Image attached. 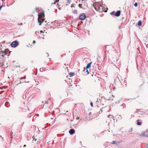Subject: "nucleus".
<instances>
[{
  "label": "nucleus",
  "mask_w": 148,
  "mask_h": 148,
  "mask_svg": "<svg viewBox=\"0 0 148 148\" xmlns=\"http://www.w3.org/2000/svg\"><path fill=\"white\" fill-rule=\"evenodd\" d=\"M41 68H40V71H41Z\"/></svg>",
  "instance_id": "obj_55"
},
{
  "label": "nucleus",
  "mask_w": 148,
  "mask_h": 148,
  "mask_svg": "<svg viewBox=\"0 0 148 148\" xmlns=\"http://www.w3.org/2000/svg\"><path fill=\"white\" fill-rule=\"evenodd\" d=\"M86 18V15L84 13L81 14L79 16V18L81 20H84Z\"/></svg>",
  "instance_id": "obj_3"
},
{
  "label": "nucleus",
  "mask_w": 148,
  "mask_h": 148,
  "mask_svg": "<svg viewBox=\"0 0 148 148\" xmlns=\"http://www.w3.org/2000/svg\"><path fill=\"white\" fill-rule=\"evenodd\" d=\"M23 77H21L20 78V79H23Z\"/></svg>",
  "instance_id": "obj_44"
},
{
  "label": "nucleus",
  "mask_w": 148,
  "mask_h": 148,
  "mask_svg": "<svg viewBox=\"0 0 148 148\" xmlns=\"http://www.w3.org/2000/svg\"><path fill=\"white\" fill-rule=\"evenodd\" d=\"M96 102H99V101H98V99H97V101H96Z\"/></svg>",
  "instance_id": "obj_31"
},
{
  "label": "nucleus",
  "mask_w": 148,
  "mask_h": 148,
  "mask_svg": "<svg viewBox=\"0 0 148 148\" xmlns=\"http://www.w3.org/2000/svg\"><path fill=\"white\" fill-rule=\"evenodd\" d=\"M21 25H23V23H21Z\"/></svg>",
  "instance_id": "obj_46"
},
{
  "label": "nucleus",
  "mask_w": 148,
  "mask_h": 148,
  "mask_svg": "<svg viewBox=\"0 0 148 148\" xmlns=\"http://www.w3.org/2000/svg\"><path fill=\"white\" fill-rule=\"evenodd\" d=\"M142 24V21L141 20H140L138 21V25L141 26Z\"/></svg>",
  "instance_id": "obj_13"
},
{
  "label": "nucleus",
  "mask_w": 148,
  "mask_h": 148,
  "mask_svg": "<svg viewBox=\"0 0 148 148\" xmlns=\"http://www.w3.org/2000/svg\"><path fill=\"white\" fill-rule=\"evenodd\" d=\"M25 146H26V145H24L23 147H25Z\"/></svg>",
  "instance_id": "obj_42"
},
{
  "label": "nucleus",
  "mask_w": 148,
  "mask_h": 148,
  "mask_svg": "<svg viewBox=\"0 0 148 148\" xmlns=\"http://www.w3.org/2000/svg\"><path fill=\"white\" fill-rule=\"evenodd\" d=\"M100 5L98 3L97 5L95 4V5H94L95 9L97 11H98V9L99 8Z\"/></svg>",
  "instance_id": "obj_6"
},
{
  "label": "nucleus",
  "mask_w": 148,
  "mask_h": 148,
  "mask_svg": "<svg viewBox=\"0 0 148 148\" xmlns=\"http://www.w3.org/2000/svg\"><path fill=\"white\" fill-rule=\"evenodd\" d=\"M4 0H2V1H4Z\"/></svg>",
  "instance_id": "obj_56"
},
{
  "label": "nucleus",
  "mask_w": 148,
  "mask_h": 148,
  "mask_svg": "<svg viewBox=\"0 0 148 148\" xmlns=\"http://www.w3.org/2000/svg\"><path fill=\"white\" fill-rule=\"evenodd\" d=\"M79 119V118H78L77 119Z\"/></svg>",
  "instance_id": "obj_59"
},
{
  "label": "nucleus",
  "mask_w": 148,
  "mask_h": 148,
  "mask_svg": "<svg viewBox=\"0 0 148 148\" xmlns=\"http://www.w3.org/2000/svg\"><path fill=\"white\" fill-rule=\"evenodd\" d=\"M59 0H56L53 3H52L51 4H55L56 3L59 1Z\"/></svg>",
  "instance_id": "obj_18"
},
{
  "label": "nucleus",
  "mask_w": 148,
  "mask_h": 148,
  "mask_svg": "<svg viewBox=\"0 0 148 148\" xmlns=\"http://www.w3.org/2000/svg\"><path fill=\"white\" fill-rule=\"evenodd\" d=\"M69 74L70 77H72L74 75V73L73 72H71L69 73Z\"/></svg>",
  "instance_id": "obj_15"
},
{
  "label": "nucleus",
  "mask_w": 148,
  "mask_h": 148,
  "mask_svg": "<svg viewBox=\"0 0 148 148\" xmlns=\"http://www.w3.org/2000/svg\"><path fill=\"white\" fill-rule=\"evenodd\" d=\"M27 46V47H29V46H28V45H27V46Z\"/></svg>",
  "instance_id": "obj_47"
},
{
  "label": "nucleus",
  "mask_w": 148,
  "mask_h": 148,
  "mask_svg": "<svg viewBox=\"0 0 148 148\" xmlns=\"http://www.w3.org/2000/svg\"><path fill=\"white\" fill-rule=\"evenodd\" d=\"M75 130L73 128L70 129L69 131V133L71 135H73L75 133Z\"/></svg>",
  "instance_id": "obj_5"
},
{
  "label": "nucleus",
  "mask_w": 148,
  "mask_h": 148,
  "mask_svg": "<svg viewBox=\"0 0 148 148\" xmlns=\"http://www.w3.org/2000/svg\"><path fill=\"white\" fill-rule=\"evenodd\" d=\"M121 14V11L120 10H118L115 13V16L116 17L119 16Z\"/></svg>",
  "instance_id": "obj_7"
},
{
  "label": "nucleus",
  "mask_w": 148,
  "mask_h": 148,
  "mask_svg": "<svg viewBox=\"0 0 148 148\" xmlns=\"http://www.w3.org/2000/svg\"><path fill=\"white\" fill-rule=\"evenodd\" d=\"M124 17H122V19H123L124 18Z\"/></svg>",
  "instance_id": "obj_45"
},
{
  "label": "nucleus",
  "mask_w": 148,
  "mask_h": 148,
  "mask_svg": "<svg viewBox=\"0 0 148 148\" xmlns=\"http://www.w3.org/2000/svg\"><path fill=\"white\" fill-rule=\"evenodd\" d=\"M78 6L80 8H82V4H79L78 5Z\"/></svg>",
  "instance_id": "obj_21"
},
{
  "label": "nucleus",
  "mask_w": 148,
  "mask_h": 148,
  "mask_svg": "<svg viewBox=\"0 0 148 148\" xmlns=\"http://www.w3.org/2000/svg\"><path fill=\"white\" fill-rule=\"evenodd\" d=\"M137 124L138 125H140L142 124V123L141 122H139V120H137Z\"/></svg>",
  "instance_id": "obj_12"
},
{
  "label": "nucleus",
  "mask_w": 148,
  "mask_h": 148,
  "mask_svg": "<svg viewBox=\"0 0 148 148\" xmlns=\"http://www.w3.org/2000/svg\"><path fill=\"white\" fill-rule=\"evenodd\" d=\"M53 119V118H51V119Z\"/></svg>",
  "instance_id": "obj_53"
},
{
  "label": "nucleus",
  "mask_w": 148,
  "mask_h": 148,
  "mask_svg": "<svg viewBox=\"0 0 148 148\" xmlns=\"http://www.w3.org/2000/svg\"><path fill=\"white\" fill-rule=\"evenodd\" d=\"M36 10H38V8H36Z\"/></svg>",
  "instance_id": "obj_54"
},
{
  "label": "nucleus",
  "mask_w": 148,
  "mask_h": 148,
  "mask_svg": "<svg viewBox=\"0 0 148 148\" xmlns=\"http://www.w3.org/2000/svg\"><path fill=\"white\" fill-rule=\"evenodd\" d=\"M32 138L33 139V141H34H34H36L37 140V138H36V137L35 136H33L32 137Z\"/></svg>",
  "instance_id": "obj_14"
},
{
  "label": "nucleus",
  "mask_w": 148,
  "mask_h": 148,
  "mask_svg": "<svg viewBox=\"0 0 148 148\" xmlns=\"http://www.w3.org/2000/svg\"><path fill=\"white\" fill-rule=\"evenodd\" d=\"M31 116H29L28 117L29 118H30L31 117Z\"/></svg>",
  "instance_id": "obj_41"
},
{
  "label": "nucleus",
  "mask_w": 148,
  "mask_h": 148,
  "mask_svg": "<svg viewBox=\"0 0 148 148\" xmlns=\"http://www.w3.org/2000/svg\"><path fill=\"white\" fill-rule=\"evenodd\" d=\"M92 62H91L90 63H89L86 66V69H88L90 68L91 67V65L92 63Z\"/></svg>",
  "instance_id": "obj_10"
},
{
  "label": "nucleus",
  "mask_w": 148,
  "mask_h": 148,
  "mask_svg": "<svg viewBox=\"0 0 148 148\" xmlns=\"http://www.w3.org/2000/svg\"><path fill=\"white\" fill-rule=\"evenodd\" d=\"M45 16L44 13H42V14H38V20L39 23V25H41L42 23L44 21V19L42 18V16Z\"/></svg>",
  "instance_id": "obj_1"
},
{
  "label": "nucleus",
  "mask_w": 148,
  "mask_h": 148,
  "mask_svg": "<svg viewBox=\"0 0 148 148\" xmlns=\"http://www.w3.org/2000/svg\"><path fill=\"white\" fill-rule=\"evenodd\" d=\"M18 45V42L17 40H15L12 42L11 45V46L12 47H16Z\"/></svg>",
  "instance_id": "obj_2"
},
{
  "label": "nucleus",
  "mask_w": 148,
  "mask_h": 148,
  "mask_svg": "<svg viewBox=\"0 0 148 148\" xmlns=\"http://www.w3.org/2000/svg\"><path fill=\"white\" fill-rule=\"evenodd\" d=\"M8 134H9L11 136V138H12L13 136L14 135L13 134V133H12V132L11 131V130H9L8 132Z\"/></svg>",
  "instance_id": "obj_9"
},
{
  "label": "nucleus",
  "mask_w": 148,
  "mask_h": 148,
  "mask_svg": "<svg viewBox=\"0 0 148 148\" xmlns=\"http://www.w3.org/2000/svg\"><path fill=\"white\" fill-rule=\"evenodd\" d=\"M2 54H3V53L4 54V55H3V54H2V56H3V57H4L5 55H7V51H2Z\"/></svg>",
  "instance_id": "obj_11"
},
{
  "label": "nucleus",
  "mask_w": 148,
  "mask_h": 148,
  "mask_svg": "<svg viewBox=\"0 0 148 148\" xmlns=\"http://www.w3.org/2000/svg\"><path fill=\"white\" fill-rule=\"evenodd\" d=\"M85 68H84V70H85Z\"/></svg>",
  "instance_id": "obj_58"
},
{
  "label": "nucleus",
  "mask_w": 148,
  "mask_h": 148,
  "mask_svg": "<svg viewBox=\"0 0 148 148\" xmlns=\"http://www.w3.org/2000/svg\"><path fill=\"white\" fill-rule=\"evenodd\" d=\"M68 110H67V111H66V112H68Z\"/></svg>",
  "instance_id": "obj_52"
},
{
  "label": "nucleus",
  "mask_w": 148,
  "mask_h": 148,
  "mask_svg": "<svg viewBox=\"0 0 148 148\" xmlns=\"http://www.w3.org/2000/svg\"><path fill=\"white\" fill-rule=\"evenodd\" d=\"M2 8V6H1L0 7V10H1Z\"/></svg>",
  "instance_id": "obj_34"
},
{
  "label": "nucleus",
  "mask_w": 148,
  "mask_h": 148,
  "mask_svg": "<svg viewBox=\"0 0 148 148\" xmlns=\"http://www.w3.org/2000/svg\"><path fill=\"white\" fill-rule=\"evenodd\" d=\"M104 10L103 6L101 5H100L99 8L98 9V11L100 12H101Z\"/></svg>",
  "instance_id": "obj_8"
},
{
  "label": "nucleus",
  "mask_w": 148,
  "mask_h": 148,
  "mask_svg": "<svg viewBox=\"0 0 148 148\" xmlns=\"http://www.w3.org/2000/svg\"><path fill=\"white\" fill-rule=\"evenodd\" d=\"M24 82H25V83H26V82H25V81H24V82H21V81H20V82H19L18 83V84H17V85H18V84H21V83H23Z\"/></svg>",
  "instance_id": "obj_22"
},
{
  "label": "nucleus",
  "mask_w": 148,
  "mask_h": 148,
  "mask_svg": "<svg viewBox=\"0 0 148 148\" xmlns=\"http://www.w3.org/2000/svg\"><path fill=\"white\" fill-rule=\"evenodd\" d=\"M131 131H132V129H131Z\"/></svg>",
  "instance_id": "obj_50"
},
{
  "label": "nucleus",
  "mask_w": 148,
  "mask_h": 148,
  "mask_svg": "<svg viewBox=\"0 0 148 148\" xmlns=\"http://www.w3.org/2000/svg\"><path fill=\"white\" fill-rule=\"evenodd\" d=\"M41 140H42V139L39 138L38 139L37 142H36V143H40V141Z\"/></svg>",
  "instance_id": "obj_20"
},
{
  "label": "nucleus",
  "mask_w": 148,
  "mask_h": 148,
  "mask_svg": "<svg viewBox=\"0 0 148 148\" xmlns=\"http://www.w3.org/2000/svg\"><path fill=\"white\" fill-rule=\"evenodd\" d=\"M90 105L91 106V107H93V103L92 102H91L90 103Z\"/></svg>",
  "instance_id": "obj_27"
},
{
  "label": "nucleus",
  "mask_w": 148,
  "mask_h": 148,
  "mask_svg": "<svg viewBox=\"0 0 148 148\" xmlns=\"http://www.w3.org/2000/svg\"><path fill=\"white\" fill-rule=\"evenodd\" d=\"M140 136L141 137L146 136L148 137V134H145V132L143 131L141 132V134L140 135Z\"/></svg>",
  "instance_id": "obj_4"
},
{
  "label": "nucleus",
  "mask_w": 148,
  "mask_h": 148,
  "mask_svg": "<svg viewBox=\"0 0 148 148\" xmlns=\"http://www.w3.org/2000/svg\"><path fill=\"white\" fill-rule=\"evenodd\" d=\"M138 110H137V111H136L135 112H136V113L137 112H138Z\"/></svg>",
  "instance_id": "obj_38"
},
{
  "label": "nucleus",
  "mask_w": 148,
  "mask_h": 148,
  "mask_svg": "<svg viewBox=\"0 0 148 148\" xmlns=\"http://www.w3.org/2000/svg\"><path fill=\"white\" fill-rule=\"evenodd\" d=\"M137 5H138V4H137V3H136V2L134 4V6H135V7H137Z\"/></svg>",
  "instance_id": "obj_23"
},
{
  "label": "nucleus",
  "mask_w": 148,
  "mask_h": 148,
  "mask_svg": "<svg viewBox=\"0 0 148 148\" xmlns=\"http://www.w3.org/2000/svg\"><path fill=\"white\" fill-rule=\"evenodd\" d=\"M111 98H112V97H110L109 99H107V100H110V99H111L112 100H113V99Z\"/></svg>",
  "instance_id": "obj_26"
},
{
  "label": "nucleus",
  "mask_w": 148,
  "mask_h": 148,
  "mask_svg": "<svg viewBox=\"0 0 148 148\" xmlns=\"http://www.w3.org/2000/svg\"><path fill=\"white\" fill-rule=\"evenodd\" d=\"M86 72L88 74H89V72L88 71V69H86Z\"/></svg>",
  "instance_id": "obj_24"
},
{
  "label": "nucleus",
  "mask_w": 148,
  "mask_h": 148,
  "mask_svg": "<svg viewBox=\"0 0 148 148\" xmlns=\"http://www.w3.org/2000/svg\"><path fill=\"white\" fill-rule=\"evenodd\" d=\"M33 44H35V43H36V41H35V40H34V41H33Z\"/></svg>",
  "instance_id": "obj_28"
},
{
  "label": "nucleus",
  "mask_w": 148,
  "mask_h": 148,
  "mask_svg": "<svg viewBox=\"0 0 148 148\" xmlns=\"http://www.w3.org/2000/svg\"><path fill=\"white\" fill-rule=\"evenodd\" d=\"M71 8H73V7H74V6L72 5H71Z\"/></svg>",
  "instance_id": "obj_35"
},
{
  "label": "nucleus",
  "mask_w": 148,
  "mask_h": 148,
  "mask_svg": "<svg viewBox=\"0 0 148 148\" xmlns=\"http://www.w3.org/2000/svg\"><path fill=\"white\" fill-rule=\"evenodd\" d=\"M67 1V2L68 3H70V1L69 0H68Z\"/></svg>",
  "instance_id": "obj_29"
},
{
  "label": "nucleus",
  "mask_w": 148,
  "mask_h": 148,
  "mask_svg": "<svg viewBox=\"0 0 148 148\" xmlns=\"http://www.w3.org/2000/svg\"><path fill=\"white\" fill-rule=\"evenodd\" d=\"M49 60H51V58H49Z\"/></svg>",
  "instance_id": "obj_57"
},
{
  "label": "nucleus",
  "mask_w": 148,
  "mask_h": 148,
  "mask_svg": "<svg viewBox=\"0 0 148 148\" xmlns=\"http://www.w3.org/2000/svg\"><path fill=\"white\" fill-rule=\"evenodd\" d=\"M73 12V14H77V10H75Z\"/></svg>",
  "instance_id": "obj_16"
},
{
  "label": "nucleus",
  "mask_w": 148,
  "mask_h": 148,
  "mask_svg": "<svg viewBox=\"0 0 148 148\" xmlns=\"http://www.w3.org/2000/svg\"><path fill=\"white\" fill-rule=\"evenodd\" d=\"M48 102L47 101H45V103H47Z\"/></svg>",
  "instance_id": "obj_40"
},
{
  "label": "nucleus",
  "mask_w": 148,
  "mask_h": 148,
  "mask_svg": "<svg viewBox=\"0 0 148 148\" xmlns=\"http://www.w3.org/2000/svg\"><path fill=\"white\" fill-rule=\"evenodd\" d=\"M47 25V24L45 25V26H46Z\"/></svg>",
  "instance_id": "obj_48"
},
{
  "label": "nucleus",
  "mask_w": 148,
  "mask_h": 148,
  "mask_svg": "<svg viewBox=\"0 0 148 148\" xmlns=\"http://www.w3.org/2000/svg\"><path fill=\"white\" fill-rule=\"evenodd\" d=\"M117 142H116L115 141H112V144H117Z\"/></svg>",
  "instance_id": "obj_17"
},
{
  "label": "nucleus",
  "mask_w": 148,
  "mask_h": 148,
  "mask_svg": "<svg viewBox=\"0 0 148 148\" xmlns=\"http://www.w3.org/2000/svg\"><path fill=\"white\" fill-rule=\"evenodd\" d=\"M1 6H2V7L3 6H4L5 7V5H3V4H2V5Z\"/></svg>",
  "instance_id": "obj_37"
},
{
  "label": "nucleus",
  "mask_w": 148,
  "mask_h": 148,
  "mask_svg": "<svg viewBox=\"0 0 148 148\" xmlns=\"http://www.w3.org/2000/svg\"><path fill=\"white\" fill-rule=\"evenodd\" d=\"M146 148H148V144L146 146Z\"/></svg>",
  "instance_id": "obj_33"
},
{
  "label": "nucleus",
  "mask_w": 148,
  "mask_h": 148,
  "mask_svg": "<svg viewBox=\"0 0 148 148\" xmlns=\"http://www.w3.org/2000/svg\"><path fill=\"white\" fill-rule=\"evenodd\" d=\"M115 12L114 11H112L110 13V14L111 15H113L114 14H115Z\"/></svg>",
  "instance_id": "obj_19"
},
{
  "label": "nucleus",
  "mask_w": 148,
  "mask_h": 148,
  "mask_svg": "<svg viewBox=\"0 0 148 148\" xmlns=\"http://www.w3.org/2000/svg\"><path fill=\"white\" fill-rule=\"evenodd\" d=\"M103 108H101L100 109V111L99 112V114H100L101 113L102 111V109Z\"/></svg>",
  "instance_id": "obj_25"
},
{
  "label": "nucleus",
  "mask_w": 148,
  "mask_h": 148,
  "mask_svg": "<svg viewBox=\"0 0 148 148\" xmlns=\"http://www.w3.org/2000/svg\"><path fill=\"white\" fill-rule=\"evenodd\" d=\"M46 53L47 55V57L49 56V53Z\"/></svg>",
  "instance_id": "obj_30"
},
{
  "label": "nucleus",
  "mask_w": 148,
  "mask_h": 148,
  "mask_svg": "<svg viewBox=\"0 0 148 148\" xmlns=\"http://www.w3.org/2000/svg\"><path fill=\"white\" fill-rule=\"evenodd\" d=\"M23 78L24 79H25V78Z\"/></svg>",
  "instance_id": "obj_51"
},
{
  "label": "nucleus",
  "mask_w": 148,
  "mask_h": 148,
  "mask_svg": "<svg viewBox=\"0 0 148 148\" xmlns=\"http://www.w3.org/2000/svg\"><path fill=\"white\" fill-rule=\"evenodd\" d=\"M132 117H133L134 116V115L133 114L131 115Z\"/></svg>",
  "instance_id": "obj_39"
},
{
  "label": "nucleus",
  "mask_w": 148,
  "mask_h": 148,
  "mask_svg": "<svg viewBox=\"0 0 148 148\" xmlns=\"http://www.w3.org/2000/svg\"><path fill=\"white\" fill-rule=\"evenodd\" d=\"M112 97H114V96L113 95H112Z\"/></svg>",
  "instance_id": "obj_43"
},
{
  "label": "nucleus",
  "mask_w": 148,
  "mask_h": 148,
  "mask_svg": "<svg viewBox=\"0 0 148 148\" xmlns=\"http://www.w3.org/2000/svg\"><path fill=\"white\" fill-rule=\"evenodd\" d=\"M131 131H132V129H131Z\"/></svg>",
  "instance_id": "obj_49"
},
{
  "label": "nucleus",
  "mask_w": 148,
  "mask_h": 148,
  "mask_svg": "<svg viewBox=\"0 0 148 148\" xmlns=\"http://www.w3.org/2000/svg\"><path fill=\"white\" fill-rule=\"evenodd\" d=\"M112 116L111 115H109L108 116V117H109V118H110V117Z\"/></svg>",
  "instance_id": "obj_32"
},
{
  "label": "nucleus",
  "mask_w": 148,
  "mask_h": 148,
  "mask_svg": "<svg viewBox=\"0 0 148 148\" xmlns=\"http://www.w3.org/2000/svg\"><path fill=\"white\" fill-rule=\"evenodd\" d=\"M40 32L41 33H43V31H42V30H41V31H40Z\"/></svg>",
  "instance_id": "obj_36"
}]
</instances>
